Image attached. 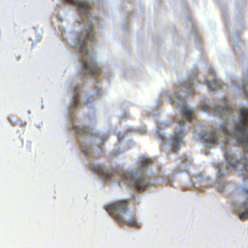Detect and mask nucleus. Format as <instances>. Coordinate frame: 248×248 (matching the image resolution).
I'll use <instances>...</instances> for the list:
<instances>
[{"label":"nucleus","instance_id":"f257e3e1","mask_svg":"<svg viewBox=\"0 0 248 248\" xmlns=\"http://www.w3.org/2000/svg\"><path fill=\"white\" fill-rule=\"evenodd\" d=\"M93 25L92 23L88 25L87 29L83 31L78 39L77 44V47L80 52H84L85 56L81 61V63L84 69L91 75L95 76L101 73L100 68L97 66L93 57L89 56L86 49L85 40L93 41L95 35V32L93 31Z\"/></svg>","mask_w":248,"mask_h":248},{"label":"nucleus","instance_id":"f03ea898","mask_svg":"<svg viewBox=\"0 0 248 248\" xmlns=\"http://www.w3.org/2000/svg\"><path fill=\"white\" fill-rule=\"evenodd\" d=\"M107 210L110 215L115 219L120 225H127L136 228L141 227L140 224L137 221L134 213L131 212L130 217L125 221L123 217L124 215L128 210V200H121L108 206Z\"/></svg>","mask_w":248,"mask_h":248},{"label":"nucleus","instance_id":"7ed1b4c3","mask_svg":"<svg viewBox=\"0 0 248 248\" xmlns=\"http://www.w3.org/2000/svg\"><path fill=\"white\" fill-rule=\"evenodd\" d=\"M240 113V123L235 126V130L236 132L242 134L245 130L248 131V108L241 109ZM233 137L243 146L248 153V134H242L240 136H237L236 134H233Z\"/></svg>","mask_w":248,"mask_h":248},{"label":"nucleus","instance_id":"20e7f679","mask_svg":"<svg viewBox=\"0 0 248 248\" xmlns=\"http://www.w3.org/2000/svg\"><path fill=\"white\" fill-rule=\"evenodd\" d=\"M123 172V179L129 181L133 183L134 186L138 191H143L149 185L150 180L149 177L144 175H138V171H118ZM121 174V173H119Z\"/></svg>","mask_w":248,"mask_h":248},{"label":"nucleus","instance_id":"39448f33","mask_svg":"<svg viewBox=\"0 0 248 248\" xmlns=\"http://www.w3.org/2000/svg\"><path fill=\"white\" fill-rule=\"evenodd\" d=\"M225 158L228 164L231 165L234 169H238V170L247 169L248 164L246 159L245 158H241L240 160H236L233 155H230L228 153H226Z\"/></svg>","mask_w":248,"mask_h":248},{"label":"nucleus","instance_id":"423d86ee","mask_svg":"<svg viewBox=\"0 0 248 248\" xmlns=\"http://www.w3.org/2000/svg\"><path fill=\"white\" fill-rule=\"evenodd\" d=\"M66 3L76 4L77 6L78 11L81 15L87 17L91 14L90 10L91 5L86 1H78L76 0H64Z\"/></svg>","mask_w":248,"mask_h":248},{"label":"nucleus","instance_id":"0eeeda50","mask_svg":"<svg viewBox=\"0 0 248 248\" xmlns=\"http://www.w3.org/2000/svg\"><path fill=\"white\" fill-rule=\"evenodd\" d=\"M239 196L244 199V202L242 204L241 208L245 211L239 214V217L242 220L248 218V189L246 188H242L239 192Z\"/></svg>","mask_w":248,"mask_h":248},{"label":"nucleus","instance_id":"6e6552de","mask_svg":"<svg viewBox=\"0 0 248 248\" xmlns=\"http://www.w3.org/2000/svg\"><path fill=\"white\" fill-rule=\"evenodd\" d=\"M182 139V133L176 134L171 140V149L173 151H178L180 148V141Z\"/></svg>","mask_w":248,"mask_h":248},{"label":"nucleus","instance_id":"1a4fd4ad","mask_svg":"<svg viewBox=\"0 0 248 248\" xmlns=\"http://www.w3.org/2000/svg\"><path fill=\"white\" fill-rule=\"evenodd\" d=\"M204 80L208 88L211 91H214L219 89L222 85L221 82L216 78H214L212 82H209L206 79H205Z\"/></svg>","mask_w":248,"mask_h":248},{"label":"nucleus","instance_id":"9d476101","mask_svg":"<svg viewBox=\"0 0 248 248\" xmlns=\"http://www.w3.org/2000/svg\"><path fill=\"white\" fill-rule=\"evenodd\" d=\"M213 112L215 115L218 114L221 115L222 114H228L232 112V109L228 107L226 104L225 106L220 108L219 106H216L213 109Z\"/></svg>","mask_w":248,"mask_h":248},{"label":"nucleus","instance_id":"9b49d317","mask_svg":"<svg viewBox=\"0 0 248 248\" xmlns=\"http://www.w3.org/2000/svg\"><path fill=\"white\" fill-rule=\"evenodd\" d=\"M74 129L75 131L79 134H85L92 135L93 130L90 129L88 127L82 126L80 127L79 126H74Z\"/></svg>","mask_w":248,"mask_h":248},{"label":"nucleus","instance_id":"f8f14e48","mask_svg":"<svg viewBox=\"0 0 248 248\" xmlns=\"http://www.w3.org/2000/svg\"><path fill=\"white\" fill-rule=\"evenodd\" d=\"M140 163L142 169H145L153 163V160L150 158L142 157L140 159Z\"/></svg>","mask_w":248,"mask_h":248},{"label":"nucleus","instance_id":"ddd939ff","mask_svg":"<svg viewBox=\"0 0 248 248\" xmlns=\"http://www.w3.org/2000/svg\"><path fill=\"white\" fill-rule=\"evenodd\" d=\"M205 141L210 143H218L217 133L216 132L210 133L209 137L206 138Z\"/></svg>","mask_w":248,"mask_h":248},{"label":"nucleus","instance_id":"4468645a","mask_svg":"<svg viewBox=\"0 0 248 248\" xmlns=\"http://www.w3.org/2000/svg\"><path fill=\"white\" fill-rule=\"evenodd\" d=\"M182 114L189 120L192 119V111L191 109L188 108L186 106H183L181 107Z\"/></svg>","mask_w":248,"mask_h":248},{"label":"nucleus","instance_id":"2eb2a0df","mask_svg":"<svg viewBox=\"0 0 248 248\" xmlns=\"http://www.w3.org/2000/svg\"><path fill=\"white\" fill-rule=\"evenodd\" d=\"M184 86L188 88V91L186 92L189 94H194L195 93L193 89V84L189 81H186L184 83Z\"/></svg>","mask_w":248,"mask_h":248},{"label":"nucleus","instance_id":"dca6fc26","mask_svg":"<svg viewBox=\"0 0 248 248\" xmlns=\"http://www.w3.org/2000/svg\"><path fill=\"white\" fill-rule=\"evenodd\" d=\"M218 130L221 132L223 133L226 135H232L230 131L223 124H220L219 126Z\"/></svg>","mask_w":248,"mask_h":248},{"label":"nucleus","instance_id":"f3484780","mask_svg":"<svg viewBox=\"0 0 248 248\" xmlns=\"http://www.w3.org/2000/svg\"><path fill=\"white\" fill-rule=\"evenodd\" d=\"M73 107L75 108H78L79 103V97L78 94L77 93L73 97Z\"/></svg>","mask_w":248,"mask_h":248},{"label":"nucleus","instance_id":"a211bd4d","mask_svg":"<svg viewBox=\"0 0 248 248\" xmlns=\"http://www.w3.org/2000/svg\"><path fill=\"white\" fill-rule=\"evenodd\" d=\"M9 122L12 124L13 125L20 124L22 126H24L25 125V124H22L20 120L16 119L15 120H13L11 118H8Z\"/></svg>","mask_w":248,"mask_h":248},{"label":"nucleus","instance_id":"6ab92c4d","mask_svg":"<svg viewBox=\"0 0 248 248\" xmlns=\"http://www.w3.org/2000/svg\"><path fill=\"white\" fill-rule=\"evenodd\" d=\"M104 169L102 165L100 164H91L92 170H102Z\"/></svg>","mask_w":248,"mask_h":248},{"label":"nucleus","instance_id":"aec40b11","mask_svg":"<svg viewBox=\"0 0 248 248\" xmlns=\"http://www.w3.org/2000/svg\"><path fill=\"white\" fill-rule=\"evenodd\" d=\"M243 90L245 94L248 96V80H246L243 85Z\"/></svg>","mask_w":248,"mask_h":248},{"label":"nucleus","instance_id":"412c9836","mask_svg":"<svg viewBox=\"0 0 248 248\" xmlns=\"http://www.w3.org/2000/svg\"><path fill=\"white\" fill-rule=\"evenodd\" d=\"M174 95L176 98L178 99V100H182V96L180 95L177 92H175Z\"/></svg>","mask_w":248,"mask_h":248},{"label":"nucleus","instance_id":"4be33fe9","mask_svg":"<svg viewBox=\"0 0 248 248\" xmlns=\"http://www.w3.org/2000/svg\"><path fill=\"white\" fill-rule=\"evenodd\" d=\"M208 109V107L206 105H203L201 108V109L204 111H207Z\"/></svg>","mask_w":248,"mask_h":248},{"label":"nucleus","instance_id":"5701e85b","mask_svg":"<svg viewBox=\"0 0 248 248\" xmlns=\"http://www.w3.org/2000/svg\"><path fill=\"white\" fill-rule=\"evenodd\" d=\"M208 73L211 75L214 76L215 72H214V71L212 69H209L208 70Z\"/></svg>","mask_w":248,"mask_h":248},{"label":"nucleus","instance_id":"b1692460","mask_svg":"<svg viewBox=\"0 0 248 248\" xmlns=\"http://www.w3.org/2000/svg\"><path fill=\"white\" fill-rule=\"evenodd\" d=\"M178 123L179 125H184L186 124V121L183 120H181L179 121Z\"/></svg>","mask_w":248,"mask_h":248},{"label":"nucleus","instance_id":"393cba45","mask_svg":"<svg viewBox=\"0 0 248 248\" xmlns=\"http://www.w3.org/2000/svg\"><path fill=\"white\" fill-rule=\"evenodd\" d=\"M248 171H242V175H243V179H245L247 176H245V173L248 172Z\"/></svg>","mask_w":248,"mask_h":248},{"label":"nucleus","instance_id":"a878e982","mask_svg":"<svg viewBox=\"0 0 248 248\" xmlns=\"http://www.w3.org/2000/svg\"><path fill=\"white\" fill-rule=\"evenodd\" d=\"M223 188H224V186H219L218 187L217 189H218V190L220 191V192H222L223 190Z\"/></svg>","mask_w":248,"mask_h":248},{"label":"nucleus","instance_id":"bb28decb","mask_svg":"<svg viewBox=\"0 0 248 248\" xmlns=\"http://www.w3.org/2000/svg\"><path fill=\"white\" fill-rule=\"evenodd\" d=\"M28 148L29 149H31V142H28V143H27V145Z\"/></svg>","mask_w":248,"mask_h":248},{"label":"nucleus","instance_id":"cd10ccee","mask_svg":"<svg viewBox=\"0 0 248 248\" xmlns=\"http://www.w3.org/2000/svg\"><path fill=\"white\" fill-rule=\"evenodd\" d=\"M101 172H102L103 173V172H104V171H100ZM104 172H106L105 175L107 177H109V174L108 173V171H104Z\"/></svg>","mask_w":248,"mask_h":248},{"label":"nucleus","instance_id":"c85d7f7f","mask_svg":"<svg viewBox=\"0 0 248 248\" xmlns=\"http://www.w3.org/2000/svg\"><path fill=\"white\" fill-rule=\"evenodd\" d=\"M79 74L81 75H83L85 74V72L83 71H81L79 72Z\"/></svg>","mask_w":248,"mask_h":248},{"label":"nucleus","instance_id":"c756f323","mask_svg":"<svg viewBox=\"0 0 248 248\" xmlns=\"http://www.w3.org/2000/svg\"><path fill=\"white\" fill-rule=\"evenodd\" d=\"M84 152L85 153L86 155H88L89 154L88 152H87L86 150L84 149Z\"/></svg>","mask_w":248,"mask_h":248}]
</instances>
